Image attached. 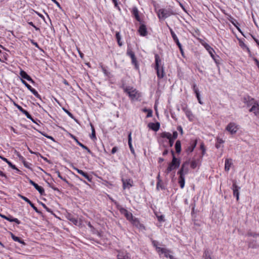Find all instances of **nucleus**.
<instances>
[{"label": "nucleus", "mask_w": 259, "mask_h": 259, "mask_svg": "<svg viewBox=\"0 0 259 259\" xmlns=\"http://www.w3.org/2000/svg\"><path fill=\"white\" fill-rule=\"evenodd\" d=\"M188 165L189 161H186L184 162L182 164L180 169L178 171V174L179 175V183L182 189H183L185 186V176L189 172Z\"/></svg>", "instance_id": "nucleus-1"}, {"label": "nucleus", "mask_w": 259, "mask_h": 259, "mask_svg": "<svg viewBox=\"0 0 259 259\" xmlns=\"http://www.w3.org/2000/svg\"><path fill=\"white\" fill-rule=\"evenodd\" d=\"M124 90L132 100H137L141 97L140 93L133 88L126 87Z\"/></svg>", "instance_id": "nucleus-2"}, {"label": "nucleus", "mask_w": 259, "mask_h": 259, "mask_svg": "<svg viewBox=\"0 0 259 259\" xmlns=\"http://www.w3.org/2000/svg\"><path fill=\"white\" fill-rule=\"evenodd\" d=\"M155 69L157 71V75L158 77L162 78L164 77V73L163 71V67H160L159 64L161 62V60L159 56L157 54L155 55Z\"/></svg>", "instance_id": "nucleus-3"}, {"label": "nucleus", "mask_w": 259, "mask_h": 259, "mask_svg": "<svg viewBox=\"0 0 259 259\" xmlns=\"http://www.w3.org/2000/svg\"><path fill=\"white\" fill-rule=\"evenodd\" d=\"M174 14V13L170 9H161L158 12V16L159 19H165Z\"/></svg>", "instance_id": "nucleus-4"}, {"label": "nucleus", "mask_w": 259, "mask_h": 259, "mask_svg": "<svg viewBox=\"0 0 259 259\" xmlns=\"http://www.w3.org/2000/svg\"><path fill=\"white\" fill-rule=\"evenodd\" d=\"M226 130L231 134H234L237 132L238 127L236 123L234 122H230L226 126Z\"/></svg>", "instance_id": "nucleus-5"}, {"label": "nucleus", "mask_w": 259, "mask_h": 259, "mask_svg": "<svg viewBox=\"0 0 259 259\" xmlns=\"http://www.w3.org/2000/svg\"><path fill=\"white\" fill-rule=\"evenodd\" d=\"M120 211L122 214H123L124 216L126 217V218L129 220L132 221L133 220L134 222L137 221V219H133V214L131 212L128 211L126 209L124 208H121L120 209Z\"/></svg>", "instance_id": "nucleus-6"}, {"label": "nucleus", "mask_w": 259, "mask_h": 259, "mask_svg": "<svg viewBox=\"0 0 259 259\" xmlns=\"http://www.w3.org/2000/svg\"><path fill=\"white\" fill-rule=\"evenodd\" d=\"M232 189L233 191V195L234 196H236L237 200L238 201L239 199V190L240 189V188L237 185L236 182L234 181H233Z\"/></svg>", "instance_id": "nucleus-7"}, {"label": "nucleus", "mask_w": 259, "mask_h": 259, "mask_svg": "<svg viewBox=\"0 0 259 259\" xmlns=\"http://www.w3.org/2000/svg\"><path fill=\"white\" fill-rule=\"evenodd\" d=\"M122 182L123 184V188L124 189H130L133 185V181L130 179H122Z\"/></svg>", "instance_id": "nucleus-8"}, {"label": "nucleus", "mask_w": 259, "mask_h": 259, "mask_svg": "<svg viewBox=\"0 0 259 259\" xmlns=\"http://www.w3.org/2000/svg\"><path fill=\"white\" fill-rule=\"evenodd\" d=\"M171 154L172 155V159L170 163L175 167L178 168L180 165V160L175 157L174 152L173 151H171Z\"/></svg>", "instance_id": "nucleus-9"}, {"label": "nucleus", "mask_w": 259, "mask_h": 259, "mask_svg": "<svg viewBox=\"0 0 259 259\" xmlns=\"http://www.w3.org/2000/svg\"><path fill=\"white\" fill-rule=\"evenodd\" d=\"M126 54L131 58L133 64L137 66V62L136 60V58L134 53L132 51V50L131 49L128 48Z\"/></svg>", "instance_id": "nucleus-10"}, {"label": "nucleus", "mask_w": 259, "mask_h": 259, "mask_svg": "<svg viewBox=\"0 0 259 259\" xmlns=\"http://www.w3.org/2000/svg\"><path fill=\"white\" fill-rule=\"evenodd\" d=\"M73 169L76 170L77 172L81 175H82L83 177H84L86 179H87L89 182H91L92 178L90 176L88 175L86 172H84L82 170H80L75 167H73Z\"/></svg>", "instance_id": "nucleus-11"}, {"label": "nucleus", "mask_w": 259, "mask_h": 259, "mask_svg": "<svg viewBox=\"0 0 259 259\" xmlns=\"http://www.w3.org/2000/svg\"><path fill=\"white\" fill-rule=\"evenodd\" d=\"M197 140H195L190 143V145L186 150V152L188 154L193 152L197 145Z\"/></svg>", "instance_id": "nucleus-12"}, {"label": "nucleus", "mask_w": 259, "mask_h": 259, "mask_svg": "<svg viewBox=\"0 0 259 259\" xmlns=\"http://www.w3.org/2000/svg\"><path fill=\"white\" fill-rule=\"evenodd\" d=\"M138 31L141 35L143 36H145L147 34V31L146 26L143 24L141 23V25L139 28Z\"/></svg>", "instance_id": "nucleus-13"}, {"label": "nucleus", "mask_w": 259, "mask_h": 259, "mask_svg": "<svg viewBox=\"0 0 259 259\" xmlns=\"http://www.w3.org/2000/svg\"><path fill=\"white\" fill-rule=\"evenodd\" d=\"M250 112H253L256 116H259V104L258 103L253 104L251 108L249 109Z\"/></svg>", "instance_id": "nucleus-14"}, {"label": "nucleus", "mask_w": 259, "mask_h": 259, "mask_svg": "<svg viewBox=\"0 0 259 259\" xmlns=\"http://www.w3.org/2000/svg\"><path fill=\"white\" fill-rule=\"evenodd\" d=\"M132 14L134 15L136 19L139 21L140 23L142 22V20L139 15V11L137 7H134L132 9Z\"/></svg>", "instance_id": "nucleus-15"}, {"label": "nucleus", "mask_w": 259, "mask_h": 259, "mask_svg": "<svg viewBox=\"0 0 259 259\" xmlns=\"http://www.w3.org/2000/svg\"><path fill=\"white\" fill-rule=\"evenodd\" d=\"M20 74L23 78L27 79L28 81L31 82V83L34 82L33 80L31 78V77L29 75H28L27 74V73L25 71L23 70H21Z\"/></svg>", "instance_id": "nucleus-16"}, {"label": "nucleus", "mask_w": 259, "mask_h": 259, "mask_svg": "<svg viewBox=\"0 0 259 259\" xmlns=\"http://www.w3.org/2000/svg\"><path fill=\"white\" fill-rule=\"evenodd\" d=\"M148 126L154 131L157 132L160 128V123L159 122L155 123L151 122L148 124Z\"/></svg>", "instance_id": "nucleus-17"}, {"label": "nucleus", "mask_w": 259, "mask_h": 259, "mask_svg": "<svg viewBox=\"0 0 259 259\" xmlns=\"http://www.w3.org/2000/svg\"><path fill=\"white\" fill-rule=\"evenodd\" d=\"M232 160L231 158H227L225 160V170L228 171L232 165Z\"/></svg>", "instance_id": "nucleus-18"}, {"label": "nucleus", "mask_w": 259, "mask_h": 259, "mask_svg": "<svg viewBox=\"0 0 259 259\" xmlns=\"http://www.w3.org/2000/svg\"><path fill=\"white\" fill-rule=\"evenodd\" d=\"M183 110L189 120H192L193 118V115L192 112L187 107L183 108Z\"/></svg>", "instance_id": "nucleus-19"}, {"label": "nucleus", "mask_w": 259, "mask_h": 259, "mask_svg": "<svg viewBox=\"0 0 259 259\" xmlns=\"http://www.w3.org/2000/svg\"><path fill=\"white\" fill-rule=\"evenodd\" d=\"M128 146H129V147H130V150H131L132 153L134 155H135V152L134 149V148L132 146V133H130L128 135Z\"/></svg>", "instance_id": "nucleus-20"}, {"label": "nucleus", "mask_w": 259, "mask_h": 259, "mask_svg": "<svg viewBox=\"0 0 259 259\" xmlns=\"http://www.w3.org/2000/svg\"><path fill=\"white\" fill-rule=\"evenodd\" d=\"M169 30H170L171 36H172L174 41L177 45V46H178L179 45H181V43L180 42L178 37L177 36L176 34L175 33V32H174L172 29L171 28H169Z\"/></svg>", "instance_id": "nucleus-21"}, {"label": "nucleus", "mask_w": 259, "mask_h": 259, "mask_svg": "<svg viewBox=\"0 0 259 259\" xmlns=\"http://www.w3.org/2000/svg\"><path fill=\"white\" fill-rule=\"evenodd\" d=\"M0 158L2 159L3 161H5L6 163H8V164L9 165V166L10 167H11L12 169H17L18 170V169L17 168V167H16V166L14 164H13L10 161H9L5 157H4L0 155Z\"/></svg>", "instance_id": "nucleus-22"}, {"label": "nucleus", "mask_w": 259, "mask_h": 259, "mask_svg": "<svg viewBox=\"0 0 259 259\" xmlns=\"http://www.w3.org/2000/svg\"><path fill=\"white\" fill-rule=\"evenodd\" d=\"M204 47L206 50L208 52L211 58L214 59V55L213 54V53L214 52V50L208 44L205 45Z\"/></svg>", "instance_id": "nucleus-23"}, {"label": "nucleus", "mask_w": 259, "mask_h": 259, "mask_svg": "<svg viewBox=\"0 0 259 259\" xmlns=\"http://www.w3.org/2000/svg\"><path fill=\"white\" fill-rule=\"evenodd\" d=\"M175 148L176 151L177 153H179L181 151V141L179 140H178L176 141V144H175Z\"/></svg>", "instance_id": "nucleus-24"}, {"label": "nucleus", "mask_w": 259, "mask_h": 259, "mask_svg": "<svg viewBox=\"0 0 259 259\" xmlns=\"http://www.w3.org/2000/svg\"><path fill=\"white\" fill-rule=\"evenodd\" d=\"M68 219L75 225H78L80 224L76 218L71 216L70 215L68 216Z\"/></svg>", "instance_id": "nucleus-25"}, {"label": "nucleus", "mask_w": 259, "mask_h": 259, "mask_svg": "<svg viewBox=\"0 0 259 259\" xmlns=\"http://www.w3.org/2000/svg\"><path fill=\"white\" fill-rule=\"evenodd\" d=\"M11 236L12 238L15 241H17L21 244H25L24 241L22 240L19 237L15 236L12 233H11Z\"/></svg>", "instance_id": "nucleus-26"}, {"label": "nucleus", "mask_w": 259, "mask_h": 259, "mask_svg": "<svg viewBox=\"0 0 259 259\" xmlns=\"http://www.w3.org/2000/svg\"><path fill=\"white\" fill-rule=\"evenodd\" d=\"M160 137L162 138H166L168 140L172 137V135L170 133L164 132L160 134Z\"/></svg>", "instance_id": "nucleus-27"}, {"label": "nucleus", "mask_w": 259, "mask_h": 259, "mask_svg": "<svg viewBox=\"0 0 259 259\" xmlns=\"http://www.w3.org/2000/svg\"><path fill=\"white\" fill-rule=\"evenodd\" d=\"M34 187L39 192L40 195H44L45 190L42 187L38 186L36 183L34 185Z\"/></svg>", "instance_id": "nucleus-28"}, {"label": "nucleus", "mask_w": 259, "mask_h": 259, "mask_svg": "<svg viewBox=\"0 0 259 259\" xmlns=\"http://www.w3.org/2000/svg\"><path fill=\"white\" fill-rule=\"evenodd\" d=\"M246 103L248 106H252L253 104H257V103L253 98H248V101H246Z\"/></svg>", "instance_id": "nucleus-29"}, {"label": "nucleus", "mask_w": 259, "mask_h": 259, "mask_svg": "<svg viewBox=\"0 0 259 259\" xmlns=\"http://www.w3.org/2000/svg\"><path fill=\"white\" fill-rule=\"evenodd\" d=\"M177 168L176 167H175L174 166H173V165H172V164H171L170 163H169L168 164V166L167 167V168H166V169L165 170V172L166 174H169L171 171H172L173 169H175Z\"/></svg>", "instance_id": "nucleus-30"}, {"label": "nucleus", "mask_w": 259, "mask_h": 259, "mask_svg": "<svg viewBox=\"0 0 259 259\" xmlns=\"http://www.w3.org/2000/svg\"><path fill=\"white\" fill-rule=\"evenodd\" d=\"M118 259H131V258L127 255H124L122 252H119L117 254Z\"/></svg>", "instance_id": "nucleus-31"}, {"label": "nucleus", "mask_w": 259, "mask_h": 259, "mask_svg": "<svg viewBox=\"0 0 259 259\" xmlns=\"http://www.w3.org/2000/svg\"><path fill=\"white\" fill-rule=\"evenodd\" d=\"M217 142L215 144V147L217 148L218 149V148H220V147H221L220 145L221 144H223L224 143V141L220 138H217Z\"/></svg>", "instance_id": "nucleus-32"}, {"label": "nucleus", "mask_w": 259, "mask_h": 259, "mask_svg": "<svg viewBox=\"0 0 259 259\" xmlns=\"http://www.w3.org/2000/svg\"><path fill=\"white\" fill-rule=\"evenodd\" d=\"M77 143L78 145H79L81 147H82L83 149L86 150L87 151V152L90 153V154H91L92 153V152L85 145H84L83 144H82V143H81L80 142H79L78 141H77Z\"/></svg>", "instance_id": "nucleus-33"}, {"label": "nucleus", "mask_w": 259, "mask_h": 259, "mask_svg": "<svg viewBox=\"0 0 259 259\" xmlns=\"http://www.w3.org/2000/svg\"><path fill=\"white\" fill-rule=\"evenodd\" d=\"M116 39H117V42H118V44L119 46H120V47L122 46V42L120 41V40H121V36H120L119 32H117L116 33Z\"/></svg>", "instance_id": "nucleus-34"}, {"label": "nucleus", "mask_w": 259, "mask_h": 259, "mask_svg": "<svg viewBox=\"0 0 259 259\" xmlns=\"http://www.w3.org/2000/svg\"><path fill=\"white\" fill-rule=\"evenodd\" d=\"M203 259H212L208 250H205L204 252Z\"/></svg>", "instance_id": "nucleus-35"}, {"label": "nucleus", "mask_w": 259, "mask_h": 259, "mask_svg": "<svg viewBox=\"0 0 259 259\" xmlns=\"http://www.w3.org/2000/svg\"><path fill=\"white\" fill-rule=\"evenodd\" d=\"M22 113L25 114L28 119L31 120L33 122H34L33 119L32 118V116L30 115L28 111H27L25 110H24Z\"/></svg>", "instance_id": "nucleus-36"}, {"label": "nucleus", "mask_w": 259, "mask_h": 259, "mask_svg": "<svg viewBox=\"0 0 259 259\" xmlns=\"http://www.w3.org/2000/svg\"><path fill=\"white\" fill-rule=\"evenodd\" d=\"M30 91L37 98L40 99V96L38 94L37 92L34 89L32 88Z\"/></svg>", "instance_id": "nucleus-37"}, {"label": "nucleus", "mask_w": 259, "mask_h": 259, "mask_svg": "<svg viewBox=\"0 0 259 259\" xmlns=\"http://www.w3.org/2000/svg\"><path fill=\"white\" fill-rule=\"evenodd\" d=\"M198 165V162L195 160H193L191 162V168L194 169Z\"/></svg>", "instance_id": "nucleus-38"}, {"label": "nucleus", "mask_w": 259, "mask_h": 259, "mask_svg": "<svg viewBox=\"0 0 259 259\" xmlns=\"http://www.w3.org/2000/svg\"><path fill=\"white\" fill-rule=\"evenodd\" d=\"M156 188H157V189H158V190H159V189H163V185L161 184V180H159V181L157 182V185H156Z\"/></svg>", "instance_id": "nucleus-39"}, {"label": "nucleus", "mask_w": 259, "mask_h": 259, "mask_svg": "<svg viewBox=\"0 0 259 259\" xmlns=\"http://www.w3.org/2000/svg\"><path fill=\"white\" fill-rule=\"evenodd\" d=\"M91 127H92V135L91 136V139L96 138V134H95V128H94L93 125L92 124H91Z\"/></svg>", "instance_id": "nucleus-40"}, {"label": "nucleus", "mask_w": 259, "mask_h": 259, "mask_svg": "<svg viewBox=\"0 0 259 259\" xmlns=\"http://www.w3.org/2000/svg\"><path fill=\"white\" fill-rule=\"evenodd\" d=\"M21 82L30 91L32 88L24 80L21 79Z\"/></svg>", "instance_id": "nucleus-41"}, {"label": "nucleus", "mask_w": 259, "mask_h": 259, "mask_svg": "<svg viewBox=\"0 0 259 259\" xmlns=\"http://www.w3.org/2000/svg\"><path fill=\"white\" fill-rule=\"evenodd\" d=\"M156 250L158 252H161L162 253H165L166 250V249L159 247H156Z\"/></svg>", "instance_id": "nucleus-42"}, {"label": "nucleus", "mask_w": 259, "mask_h": 259, "mask_svg": "<svg viewBox=\"0 0 259 259\" xmlns=\"http://www.w3.org/2000/svg\"><path fill=\"white\" fill-rule=\"evenodd\" d=\"M0 216H1L2 218H4V219H6V220H7L9 221V222H11V220H12V217H7V216H6V215H5L1 214H0Z\"/></svg>", "instance_id": "nucleus-43"}, {"label": "nucleus", "mask_w": 259, "mask_h": 259, "mask_svg": "<svg viewBox=\"0 0 259 259\" xmlns=\"http://www.w3.org/2000/svg\"><path fill=\"white\" fill-rule=\"evenodd\" d=\"M56 173L57 174V176L58 177L60 178L61 179H62L63 181H65V182L66 183H68V181H67V180L65 179V178H63L60 175V172L59 171H57L56 172Z\"/></svg>", "instance_id": "nucleus-44"}, {"label": "nucleus", "mask_w": 259, "mask_h": 259, "mask_svg": "<svg viewBox=\"0 0 259 259\" xmlns=\"http://www.w3.org/2000/svg\"><path fill=\"white\" fill-rule=\"evenodd\" d=\"M196 94V97L197 98V100L198 101V102L200 104H202L203 103L201 102V99H200V97L199 93H196V94Z\"/></svg>", "instance_id": "nucleus-45"}, {"label": "nucleus", "mask_w": 259, "mask_h": 259, "mask_svg": "<svg viewBox=\"0 0 259 259\" xmlns=\"http://www.w3.org/2000/svg\"><path fill=\"white\" fill-rule=\"evenodd\" d=\"M193 89L195 94H196V93H199L198 89L197 88L196 84H194L193 85Z\"/></svg>", "instance_id": "nucleus-46"}, {"label": "nucleus", "mask_w": 259, "mask_h": 259, "mask_svg": "<svg viewBox=\"0 0 259 259\" xmlns=\"http://www.w3.org/2000/svg\"><path fill=\"white\" fill-rule=\"evenodd\" d=\"M15 222L17 224H20V221L17 218H12L11 222Z\"/></svg>", "instance_id": "nucleus-47"}, {"label": "nucleus", "mask_w": 259, "mask_h": 259, "mask_svg": "<svg viewBox=\"0 0 259 259\" xmlns=\"http://www.w3.org/2000/svg\"><path fill=\"white\" fill-rule=\"evenodd\" d=\"M14 105L21 112H22L24 110L21 106L17 104L16 103H14Z\"/></svg>", "instance_id": "nucleus-48"}, {"label": "nucleus", "mask_w": 259, "mask_h": 259, "mask_svg": "<svg viewBox=\"0 0 259 259\" xmlns=\"http://www.w3.org/2000/svg\"><path fill=\"white\" fill-rule=\"evenodd\" d=\"M168 140H169V146L170 147H172L173 146L175 139H172V137H171L169 139H168Z\"/></svg>", "instance_id": "nucleus-49"}, {"label": "nucleus", "mask_w": 259, "mask_h": 259, "mask_svg": "<svg viewBox=\"0 0 259 259\" xmlns=\"http://www.w3.org/2000/svg\"><path fill=\"white\" fill-rule=\"evenodd\" d=\"M157 219L158 220V221L159 222H163L164 221V217L162 215H157Z\"/></svg>", "instance_id": "nucleus-50"}, {"label": "nucleus", "mask_w": 259, "mask_h": 259, "mask_svg": "<svg viewBox=\"0 0 259 259\" xmlns=\"http://www.w3.org/2000/svg\"><path fill=\"white\" fill-rule=\"evenodd\" d=\"M31 207L38 213H41V212L39 211L37 208L34 206L33 204L31 205Z\"/></svg>", "instance_id": "nucleus-51"}, {"label": "nucleus", "mask_w": 259, "mask_h": 259, "mask_svg": "<svg viewBox=\"0 0 259 259\" xmlns=\"http://www.w3.org/2000/svg\"><path fill=\"white\" fill-rule=\"evenodd\" d=\"M177 137H178L177 132H176V131L172 133V138L175 140L177 138Z\"/></svg>", "instance_id": "nucleus-52"}, {"label": "nucleus", "mask_w": 259, "mask_h": 259, "mask_svg": "<svg viewBox=\"0 0 259 259\" xmlns=\"http://www.w3.org/2000/svg\"><path fill=\"white\" fill-rule=\"evenodd\" d=\"M152 116V110L151 109H150L148 112H147V114L146 117H150Z\"/></svg>", "instance_id": "nucleus-53"}, {"label": "nucleus", "mask_w": 259, "mask_h": 259, "mask_svg": "<svg viewBox=\"0 0 259 259\" xmlns=\"http://www.w3.org/2000/svg\"><path fill=\"white\" fill-rule=\"evenodd\" d=\"M30 42L32 44H33L34 46H35L36 48H39V46L38 44L36 42H35L33 39H30Z\"/></svg>", "instance_id": "nucleus-54"}, {"label": "nucleus", "mask_w": 259, "mask_h": 259, "mask_svg": "<svg viewBox=\"0 0 259 259\" xmlns=\"http://www.w3.org/2000/svg\"><path fill=\"white\" fill-rule=\"evenodd\" d=\"M42 206L44 207V208L46 209V210L48 211V212H52V211L51 210V209L48 208L46 205V204H44V203H41Z\"/></svg>", "instance_id": "nucleus-55"}, {"label": "nucleus", "mask_w": 259, "mask_h": 259, "mask_svg": "<svg viewBox=\"0 0 259 259\" xmlns=\"http://www.w3.org/2000/svg\"><path fill=\"white\" fill-rule=\"evenodd\" d=\"M19 196L26 202L28 201V200H29L27 197L20 194H19Z\"/></svg>", "instance_id": "nucleus-56"}, {"label": "nucleus", "mask_w": 259, "mask_h": 259, "mask_svg": "<svg viewBox=\"0 0 259 259\" xmlns=\"http://www.w3.org/2000/svg\"><path fill=\"white\" fill-rule=\"evenodd\" d=\"M178 46V47H179V49L180 50V52H181V53L182 55L183 56L184 55V51H183V50L182 49V45L181 44V45H179Z\"/></svg>", "instance_id": "nucleus-57"}, {"label": "nucleus", "mask_w": 259, "mask_h": 259, "mask_svg": "<svg viewBox=\"0 0 259 259\" xmlns=\"http://www.w3.org/2000/svg\"><path fill=\"white\" fill-rule=\"evenodd\" d=\"M177 130L181 133V135L183 134V131L181 126H178L177 127Z\"/></svg>", "instance_id": "nucleus-58"}, {"label": "nucleus", "mask_w": 259, "mask_h": 259, "mask_svg": "<svg viewBox=\"0 0 259 259\" xmlns=\"http://www.w3.org/2000/svg\"><path fill=\"white\" fill-rule=\"evenodd\" d=\"M117 150V148L116 147H114L112 150H111V153L112 154H114Z\"/></svg>", "instance_id": "nucleus-59"}, {"label": "nucleus", "mask_w": 259, "mask_h": 259, "mask_svg": "<svg viewBox=\"0 0 259 259\" xmlns=\"http://www.w3.org/2000/svg\"><path fill=\"white\" fill-rule=\"evenodd\" d=\"M65 111L67 113V114L72 118H73V115L68 110H65Z\"/></svg>", "instance_id": "nucleus-60"}, {"label": "nucleus", "mask_w": 259, "mask_h": 259, "mask_svg": "<svg viewBox=\"0 0 259 259\" xmlns=\"http://www.w3.org/2000/svg\"><path fill=\"white\" fill-rule=\"evenodd\" d=\"M29 182L30 184H31L32 186H34V185L36 184L35 182H34L32 180L29 179Z\"/></svg>", "instance_id": "nucleus-61"}, {"label": "nucleus", "mask_w": 259, "mask_h": 259, "mask_svg": "<svg viewBox=\"0 0 259 259\" xmlns=\"http://www.w3.org/2000/svg\"><path fill=\"white\" fill-rule=\"evenodd\" d=\"M152 244L156 248V247H158L157 245V242L156 241H153Z\"/></svg>", "instance_id": "nucleus-62"}, {"label": "nucleus", "mask_w": 259, "mask_h": 259, "mask_svg": "<svg viewBox=\"0 0 259 259\" xmlns=\"http://www.w3.org/2000/svg\"><path fill=\"white\" fill-rule=\"evenodd\" d=\"M167 153H168V150H165L163 152L162 155H163V156H165V155H166Z\"/></svg>", "instance_id": "nucleus-63"}, {"label": "nucleus", "mask_w": 259, "mask_h": 259, "mask_svg": "<svg viewBox=\"0 0 259 259\" xmlns=\"http://www.w3.org/2000/svg\"><path fill=\"white\" fill-rule=\"evenodd\" d=\"M54 3H55L58 6L60 7L59 3L56 0H52Z\"/></svg>", "instance_id": "nucleus-64"}]
</instances>
